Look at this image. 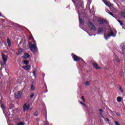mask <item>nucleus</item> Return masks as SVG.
I'll list each match as a JSON object with an SVG mask.
<instances>
[{"mask_svg": "<svg viewBox=\"0 0 125 125\" xmlns=\"http://www.w3.org/2000/svg\"><path fill=\"white\" fill-rule=\"evenodd\" d=\"M74 4L76 5V7L78 12V15L79 18V22H80V26L83 27V20L81 19L83 14V0H72Z\"/></svg>", "mask_w": 125, "mask_h": 125, "instance_id": "nucleus-1", "label": "nucleus"}, {"mask_svg": "<svg viewBox=\"0 0 125 125\" xmlns=\"http://www.w3.org/2000/svg\"><path fill=\"white\" fill-rule=\"evenodd\" d=\"M87 25L88 26V28H86L87 31V33L89 35V36H93L92 34L90 35V34L96 33V27L94 26V24L91 22V21H88L87 22Z\"/></svg>", "mask_w": 125, "mask_h": 125, "instance_id": "nucleus-2", "label": "nucleus"}, {"mask_svg": "<svg viewBox=\"0 0 125 125\" xmlns=\"http://www.w3.org/2000/svg\"><path fill=\"white\" fill-rule=\"evenodd\" d=\"M30 40H33L32 42H29V48H30L31 51L32 52H36L38 50V47L37 46V43L35 42V40L34 39V37L31 36L29 37Z\"/></svg>", "mask_w": 125, "mask_h": 125, "instance_id": "nucleus-3", "label": "nucleus"}, {"mask_svg": "<svg viewBox=\"0 0 125 125\" xmlns=\"http://www.w3.org/2000/svg\"><path fill=\"white\" fill-rule=\"evenodd\" d=\"M116 36H117V31L114 29H110L109 33H105L104 34V38L106 40L110 39V37H115Z\"/></svg>", "mask_w": 125, "mask_h": 125, "instance_id": "nucleus-4", "label": "nucleus"}, {"mask_svg": "<svg viewBox=\"0 0 125 125\" xmlns=\"http://www.w3.org/2000/svg\"><path fill=\"white\" fill-rule=\"evenodd\" d=\"M1 56L2 61L0 62V65L1 66H4L6 64V61H7V57L4 54H2Z\"/></svg>", "mask_w": 125, "mask_h": 125, "instance_id": "nucleus-5", "label": "nucleus"}, {"mask_svg": "<svg viewBox=\"0 0 125 125\" xmlns=\"http://www.w3.org/2000/svg\"><path fill=\"white\" fill-rule=\"evenodd\" d=\"M23 96V91H18L15 94V97L17 99H19Z\"/></svg>", "mask_w": 125, "mask_h": 125, "instance_id": "nucleus-6", "label": "nucleus"}, {"mask_svg": "<svg viewBox=\"0 0 125 125\" xmlns=\"http://www.w3.org/2000/svg\"><path fill=\"white\" fill-rule=\"evenodd\" d=\"M103 2L106 5V6H108V7H111V6H113V4H111L110 2L107 1L106 0H102Z\"/></svg>", "mask_w": 125, "mask_h": 125, "instance_id": "nucleus-7", "label": "nucleus"}, {"mask_svg": "<svg viewBox=\"0 0 125 125\" xmlns=\"http://www.w3.org/2000/svg\"><path fill=\"white\" fill-rule=\"evenodd\" d=\"M30 109V105L27 104H25L23 106V110L25 111H28Z\"/></svg>", "mask_w": 125, "mask_h": 125, "instance_id": "nucleus-8", "label": "nucleus"}, {"mask_svg": "<svg viewBox=\"0 0 125 125\" xmlns=\"http://www.w3.org/2000/svg\"><path fill=\"white\" fill-rule=\"evenodd\" d=\"M73 58L74 61L76 62H78L79 60H80L81 58H79V57L77 56L76 55H73Z\"/></svg>", "mask_w": 125, "mask_h": 125, "instance_id": "nucleus-9", "label": "nucleus"}, {"mask_svg": "<svg viewBox=\"0 0 125 125\" xmlns=\"http://www.w3.org/2000/svg\"><path fill=\"white\" fill-rule=\"evenodd\" d=\"M120 48L122 51H125V43H122L121 44Z\"/></svg>", "mask_w": 125, "mask_h": 125, "instance_id": "nucleus-10", "label": "nucleus"}, {"mask_svg": "<svg viewBox=\"0 0 125 125\" xmlns=\"http://www.w3.org/2000/svg\"><path fill=\"white\" fill-rule=\"evenodd\" d=\"M23 69H24V70H26V71H29L30 70V68H31V66L29 65H26L22 66Z\"/></svg>", "mask_w": 125, "mask_h": 125, "instance_id": "nucleus-11", "label": "nucleus"}, {"mask_svg": "<svg viewBox=\"0 0 125 125\" xmlns=\"http://www.w3.org/2000/svg\"><path fill=\"white\" fill-rule=\"evenodd\" d=\"M104 23H106V20L103 19H100L99 20V24H104Z\"/></svg>", "mask_w": 125, "mask_h": 125, "instance_id": "nucleus-12", "label": "nucleus"}, {"mask_svg": "<svg viewBox=\"0 0 125 125\" xmlns=\"http://www.w3.org/2000/svg\"><path fill=\"white\" fill-rule=\"evenodd\" d=\"M92 65L95 69H100V67L98 66V65L97 64V63L94 62L92 63Z\"/></svg>", "mask_w": 125, "mask_h": 125, "instance_id": "nucleus-13", "label": "nucleus"}, {"mask_svg": "<svg viewBox=\"0 0 125 125\" xmlns=\"http://www.w3.org/2000/svg\"><path fill=\"white\" fill-rule=\"evenodd\" d=\"M103 33V29L102 28H100L98 29V34L100 35V34H102Z\"/></svg>", "mask_w": 125, "mask_h": 125, "instance_id": "nucleus-14", "label": "nucleus"}, {"mask_svg": "<svg viewBox=\"0 0 125 125\" xmlns=\"http://www.w3.org/2000/svg\"><path fill=\"white\" fill-rule=\"evenodd\" d=\"M30 57V54L28 53L24 54V56H23V58L24 59H27V58H29Z\"/></svg>", "mask_w": 125, "mask_h": 125, "instance_id": "nucleus-15", "label": "nucleus"}, {"mask_svg": "<svg viewBox=\"0 0 125 125\" xmlns=\"http://www.w3.org/2000/svg\"><path fill=\"white\" fill-rule=\"evenodd\" d=\"M122 100H123V98H122V97L119 96L117 98V102H122Z\"/></svg>", "mask_w": 125, "mask_h": 125, "instance_id": "nucleus-16", "label": "nucleus"}, {"mask_svg": "<svg viewBox=\"0 0 125 125\" xmlns=\"http://www.w3.org/2000/svg\"><path fill=\"white\" fill-rule=\"evenodd\" d=\"M7 42L9 46H10V45H11V42H10V40H9V38H7Z\"/></svg>", "mask_w": 125, "mask_h": 125, "instance_id": "nucleus-17", "label": "nucleus"}, {"mask_svg": "<svg viewBox=\"0 0 125 125\" xmlns=\"http://www.w3.org/2000/svg\"><path fill=\"white\" fill-rule=\"evenodd\" d=\"M118 88L119 89V91H120L121 93H123L124 92V90H123V88L122 87V86H119Z\"/></svg>", "mask_w": 125, "mask_h": 125, "instance_id": "nucleus-18", "label": "nucleus"}, {"mask_svg": "<svg viewBox=\"0 0 125 125\" xmlns=\"http://www.w3.org/2000/svg\"><path fill=\"white\" fill-rule=\"evenodd\" d=\"M99 111H100V112H101L100 113V115L101 116V117H102V118H103V119H104V116H103V114L102 113V112H103L102 109H99Z\"/></svg>", "mask_w": 125, "mask_h": 125, "instance_id": "nucleus-19", "label": "nucleus"}, {"mask_svg": "<svg viewBox=\"0 0 125 125\" xmlns=\"http://www.w3.org/2000/svg\"><path fill=\"white\" fill-rule=\"evenodd\" d=\"M23 50L22 49H20L17 53L18 55H21Z\"/></svg>", "mask_w": 125, "mask_h": 125, "instance_id": "nucleus-20", "label": "nucleus"}, {"mask_svg": "<svg viewBox=\"0 0 125 125\" xmlns=\"http://www.w3.org/2000/svg\"><path fill=\"white\" fill-rule=\"evenodd\" d=\"M30 90L31 91H34V90H35V87L34 86V85H32L30 88Z\"/></svg>", "mask_w": 125, "mask_h": 125, "instance_id": "nucleus-21", "label": "nucleus"}, {"mask_svg": "<svg viewBox=\"0 0 125 125\" xmlns=\"http://www.w3.org/2000/svg\"><path fill=\"white\" fill-rule=\"evenodd\" d=\"M121 16L122 18H124V19H125V13L123 12L121 13Z\"/></svg>", "mask_w": 125, "mask_h": 125, "instance_id": "nucleus-22", "label": "nucleus"}, {"mask_svg": "<svg viewBox=\"0 0 125 125\" xmlns=\"http://www.w3.org/2000/svg\"><path fill=\"white\" fill-rule=\"evenodd\" d=\"M23 63L25 65H28V64H29V61H27V60H25V61H24Z\"/></svg>", "mask_w": 125, "mask_h": 125, "instance_id": "nucleus-23", "label": "nucleus"}, {"mask_svg": "<svg viewBox=\"0 0 125 125\" xmlns=\"http://www.w3.org/2000/svg\"><path fill=\"white\" fill-rule=\"evenodd\" d=\"M85 85L88 86L90 84V81H87L85 83Z\"/></svg>", "mask_w": 125, "mask_h": 125, "instance_id": "nucleus-24", "label": "nucleus"}, {"mask_svg": "<svg viewBox=\"0 0 125 125\" xmlns=\"http://www.w3.org/2000/svg\"><path fill=\"white\" fill-rule=\"evenodd\" d=\"M118 21L119 23H120L121 26H123V25H124V23H123V21H122L121 20H118Z\"/></svg>", "mask_w": 125, "mask_h": 125, "instance_id": "nucleus-25", "label": "nucleus"}, {"mask_svg": "<svg viewBox=\"0 0 125 125\" xmlns=\"http://www.w3.org/2000/svg\"><path fill=\"white\" fill-rule=\"evenodd\" d=\"M112 11L114 13H117V12H118V10H117L116 9L114 8L112 10Z\"/></svg>", "mask_w": 125, "mask_h": 125, "instance_id": "nucleus-26", "label": "nucleus"}, {"mask_svg": "<svg viewBox=\"0 0 125 125\" xmlns=\"http://www.w3.org/2000/svg\"><path fill=\"white\" fill-rule=\"evenodd\" d=\"M114 124L115 125H121V124H120L118 121H114Z\"/></svg>", "mask_w": 125, "mask_h": 125, "instance_id": "nucleus-27", "label": "nucleus"}, {"mask_svg": "<svg viewBox=\"0 0 125 125\" xmlns=\"http://www.w3.org/2000/svg\"><path fill=\"white\" fill-rule=\"evenodd\" d=\"M108 14H109L110 15L112 16V17H114V18H116V17H115V16H114V15L113 14V13H110V12H108Z\"/></svg>", "mask_w": 125, "mask_h": 125, "instance_id": "nucleus-28", "label": "nucleus"}, {"mask_svg": "<svg viewBox=\"0 0 125 125\" xmlns=\"http://www.w3.org/2000/svg\"><path fill=\"white\" fill-rule=\"evenodd\" d=\"M81 98L82 100H83V102H85V100L84 99V97L83 96H82Z\"/></svg>", "mask_w": 125, "mask_h": 125, "instance_id": "nucleus-29", "label": "nucleus"}, {"mask_svg": "<svg viewBox=\"0 0 125 125\" xmlns=\"http://www.w3.org/2000/svg\"><path fill=\"white\" fill-rule=\"evenodd\" d=\"M34 96H35V94L33 93L32 94H31L30 95V98H33V97H34Z\"/></svg>", "mask_w": 125, "mask_h": 125, "instance_id": "nucleus-30", "label": "nucleus"}, {"mask_svg": "<svg viewBox=\"0 0 125 125\" xmlns=\"http://www.w3.org/2000/svg\"><path fill=\"white\" fill-rule=\"evenodd\" d=\"M44 125H49V123H48V122H46L44 123Z\"/></svg>", "mask_w": 125, "mask_h": 125, "instance_id": "nucleus-31", "label": "nucleus"}, {"mask_svg": "<svg viewBox=\"0 0 125 125\" xmlns=\"http://www.w3.org/2000/svg\"><path fill=\"white\" fill-rule=\"evenodd\" d=\"M1 108H2V109H3V108H4V105H3V104H2L1 105Z\"/></svg>", "mask_w": 125, "mask_h": 125, "instance_id": "nucleus-32", "label": "nucleus"}, {"mask_svg": "<svg viewBox=\"0 0 125 125\" xmlns=\"http://www.w3.org/2000/svg\"><path fill=\"white\" fill-rule=\"evenodd\" d=\"M116 61H117V62H118V63H120V59H116Z\"/></svg>", "mask_w": 125, "mask_h": 125, "instance_id": "nucleus-33", "label": "nucleus"}, {"mask_svg": "<svg viewBox=\"0 0 125 125\" xmlns=\"http://www.w3.org/2000/svg\"><path fill=\"white\" fill-rule=\"evenodd\" d=\"M117 116H118V117H120L121 116V114L119 113H116Z\"/></svg>", "mask_w": 125, "mask_h": 125, "instance_id": "nucleus-34", "label": "nucleus"}, {"mask_svg": "<svg viewBox=\"0 0 125 125\" xmlns=\"http://www.w3.org/2000/svg\"><path fill=\"white\" fill-rule=\"evenodd\" d=\"M105 121H107V122H110V120H109V119H108V118H106V119H105Z\"/></svg>", "mask_w": 125, "mask_h": 125, "instance_id": "nucleus-35", "label": "nucleus"}, {"mask_svg": "<svg viewBox=\"0 0 125 125\" xmlns=\"http://www.w3.org/2000/svg\"><path fill=\"white\" fill-rule=\"evenodd\" d=\"M2 69V67L0 68V74L1 73V70Z\"/></svg>", "mask_w": 125, "mask_h": 125, "instance_id": "nucleus-36", "label": "nucleus"}, {"mask_svg": "<svg viewBox=\"0 0 125 125\" xmlns=\"http://www.w3.org/2000/svg\"><path fill=\"white\" fill-rule=\"evenodd\" d=\"M80 104H82V105H83L84 103L82 102H79Z\"/></svg>", "mask_w": 125, "mask_h": 125, "instance_id": "nucleus-37", "label": "nucleus"}, {"mask_svg": "<svg viewBox=\"0 0 125 125\" xmlns=\"http://www.w3.org/2000/svg\"><path fill=\"white\" fill-rule=\"evenodd\" d=\"M35 74H36V72L34 71V72H33V74H34V76H35Z\"/></svg>", "mask_w": 125, "mask_h": 125, "instance_id": "nucleus-38", "label": "nucleus"}, {"mask_svg": "<svg viewBox=\"0 0 125 125\" xmlns=\"http://www.w3.org/2000/svg\"><path fill=\"white\" fill-rule=\"evenodd\" d=\"M83 105H84V106H85V107H86V105H85V104H83Z\"/></svg>", "mask_w": 125, "mask_h": 125, "instance_id": "nucleus-39", "label": "nucleus"}, {"mask_svg": "<svg viewBox=\"0 0 125 125\" xmlns=\"http://www.w3.org/2000/svg\"><path fill=\"white\" fill-rule=\"evenodd\" d=\"M108 11H109V10H106V12H107V13H108Z\"/></svg>", "mask_w": 125, "mask_h": 125, "instance_id": "nucleus-40", "label": "nucleus"}, {"mask_svg": "<svg viewBox=\"0 0 125 125\" xmlns=\"http://www.w3.org/2000/svg\"><path fill=\"white\" fill-rule=\"evenodd\" d=\"M0 104H1V101L0 100Z\"/></svg>", "mask_w": 125, "mask_h": 125, "instance_id": "nucleus-41", "label": "nucleus"}, {"mask_svg": "<svg viewBox=\"0 0 125 125\" xmlns=\"http://www.w3.org/2000/svg\"><path fill=\"white\" fill-rule=\"evenodd\" d=\"M0 16H1V14H0Z\"/></svg>", "mask_w": 125, "mask_h": 125, "instance_id": "nucleus-42", "label": "nucleus"}, {"mask_svg": "<svg viewBox=\"0 0 125 125\" xmlns=\"http://www.w3.org/2000/svg\"><path fill=\"white\" fill-rule=\"evenodd\" d=\"M34 115H35V116H38V115H37V114H34Z\"/></svg>", "mask_w": 125, "mask_h": 125, "instance_id": "nucleus-43", "label": "nucleus"}, {"mask_svg": "<svg viewBox=\"0 0 125 125\" xmlns=\"http://www.w3.org/2000/svg\"><path fill=\"white\" fill-rule=\"evenodd\" d=\"M3 113H4V110H3Z\"/></svg>", "mask_w": 125, "mask_h": 125, "instance_id": "nucleus-44", "label": "nucleus"}, {"mask_svg": "<svg viewBox=\"0 0 125 125\" xmlns=\"http://www.w3.org/2000/svg\"><path fill=\"white\" fill-rule=\"evenodd\" d=\"M5 115L6 116V114H5Z\"/></svg>", "mask_w": 125, "mask_h": 125, "instance_id": "nucleus-45", "label": "nucleus"}]
</instances>
